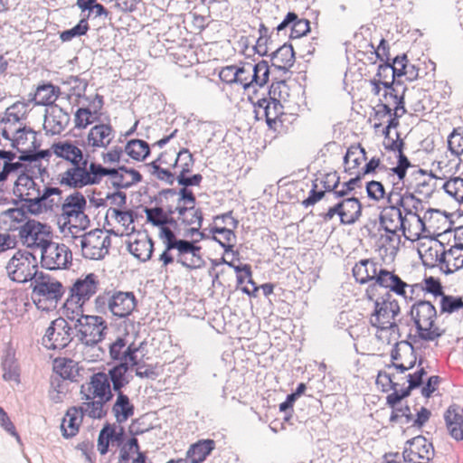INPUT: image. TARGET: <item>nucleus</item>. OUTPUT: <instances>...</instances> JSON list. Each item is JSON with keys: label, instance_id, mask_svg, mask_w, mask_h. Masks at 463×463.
I'll return each mask as SVG.
<instances>
[{"label": "nucleus", "instance_id": "1", "mask_svg": "<svg viewBox=\"0 0 463 463\" xmlns=\"http://www.w3.org/2000/svg\"><path fill=\"white\" fill-rule=\"evenodd\" d=\"M137 306V299L132 291L106 290L96 297L94 309L100 315L110 313L117 318L128 317Z\"/></svg>", "mask_w": 463, "mask_h": 463}, {"label": "nucleus", "instance_id": "2", "mask_svg": "<svg viewBox=\"0 0 463 463\" xmlns=\"http://www.w3.org/2000/svg\"><path fill=\"white\" fill-rule=\"evenodd\" d=\"M31 195L32 198L26 201L27 204L9 208L3 212L2 215L9 218L13 222H21L28 215L38 216L44 213L52 212L54 207L58 205L52 198V185L50 184H45L43 189L38 184L35 192Z\"/></svg>", "mask_w": 463, "mask_h": 463}, {"label": "nucleus", "instance_id": "3", "mask_svg": "<svg viewBox=\"0 0 463 463\" xmlns=\"http://www.w3.org/2000/svg\"><path fill=\"white\" fill-rule=\"evenodd\" d=\"M32 300L38 309L50 311L56 307L65 292L61 282L41 271L31 283Z\"/></svg>", "mask_w": 463, "mask_h": 463}, {"label": "nucleus", "instance_id": "4", "mask_svg": "<svg viewBox=\"0 0 463 463\" xmlns=\"http://www.w3.org/2000/svg\"><path fill=\"white\" fill-rule=\"evenodd\" d=\"M368 300L373 303L374 307L369 318L371 326L382 331L398 332V322L401 320H397L396 317L401 309L398 301L392 298V295L389 291H384L382 296Z\"/></svg>", "mask_w": 463, "mask_h": 463}, {"label": "nucleus", "instance_id": "5", "mask_svg": "<svg viewBox=\"0 0 463 463\" xmlns=\"http://www.w3.org/2000/svg\"><path fill=\"white\" fill-rule=\"evenodd\" d=\"M419 337L425 341H434L442 335V331L435 326L437 310L435 307L426 300L415 302L410 310Z\"/></svg>", "mask_w": 463, "mask_h": 463}, {"label": "nucleus", "instance_id": "6", "mask_svg": "<svg viewBox=\"0 0 463 463\" xmlns=\"http://www.w3.org/2000/svg\"><path fill=\"white\" fill-rule=\"evenodd\" d=\"M8 278L17 283L33 282L41 272L35 255L27 250H18L5 266Z\"/></svg>", "mask_w": 463, "mask_h": 463}, {"label": "nucleus", "instance_id": "7", "mask_svg": "<svg viewBox=\"0 0 463 463\" xmlns=\"http://www.w3.org/2000/svg\"><path fill=\"white\" fill-rule=\"evenodd\" d=\"M290 96V88L285 80H275L269 90V98H263L254 105L257 114L264 116H282L284 114V103Z\"/></svg>", "mask_w": 463, "mask_h": 463}, {"label": "nucleus", "instance_id": "8", "mask_svg": "<svg viewBox=\"0 0 463 463\" xmlns=\"http://www.w3.org/2000/svg\"><path fill=\"white\" fill-rule=\"evenodd\" d=\"M28 215L19 227L10 225V231H18L19 239L24 246L29 249H41L49 241L52 233L51 226L30 218Z\"/></svg>", "mask_w": 463, "mask_h": 463}, {"label": "nucleus", "instance_id": "9", "mask_svg": "<svg viewBox=\"0 0 463 463\" xmlns=\"http://www.w3.org/2000/svg\"><path fill=\"white\" fill-rule=\"evenodd\" d=\"M74 329L81 344L94 346L105 338L108 325L100 316L81 315L74 324Z\"/></svg>", "mask_w": 463, "mask_h": 463}, {"label": "nucleus", "instance_id": "10", "mask_svg": "<svg viewBox=\"0 0 463 463\" xmlns=\"http://www.w3.org/2000/svg\"><path fill=\"white\" fill-rule=\"evenodd\" d=\"M439 250L430 249V265H438L445 274H451L463 268V244L458 243L449 250H445L442 243H439Z\"/></svg>", "mask_w": 463, "mask_h": 463}, {"label": "nucleus", "instance_id": "11", "mask_svg": "<svg viewBox=\"0 0 463 463\" xmlns=\"http://www.w3.org/2000/svg\"><path fill=\"white\" fill-rule=\"evenodd\" d=\"M72 253L68 246L49 240L41 248V265L49 270L65 269L71 264Z\"/></svg>", "mask_w": 463, "mask_h": 463}, {"label": "nucleus", "instance_id": "12", "mask_svg": "<svg viewBox=\"0 0 463 463\" xmlns=\"http://www.w3.org/2000/svg\"><path fill=\"white\" fill-rule=\"evenodd\" d=\"M74 326L67 322V319L60 317L52 320L47 327L43 337V345L51 350L63 349L67 347L74 337Z\"/></svg>", "mask_w": 463, "mask_h": 463}, {"label": "nucleus", "instance_id": "13", "mask_svg": "<svg viewBox=\"0 0 463 463\" xmlns=\"http://www.w3.org/2000/svg\"><path fill=\"white\" fill-rule=\"evenodd\" d=\"M98 286L99 280L94 273H88L84 278L77 279L70 288L66 307L74 304L84 305L96 294Z\"/></svg>", "mask_w": 463, "mask_h": 463}, {"label": "nucleus", "instance_id": "14", "mask_svg": "<svg viewBox=\"0 0 463 463\" xmlns=\"http://www.w3.org/2000/svg\"><path fill=\"white\" fill-rule=\"evenodd\" d=\"M137 346L134 342L128 344L125 336H118L109 345V354L114 364L125 363L129 365H139L137 352L141 345Z\"/></svg>", "mask_w": 463, "mask_h": 463}, {"label": "nucleus", "instance_id": "15", "mask_svg": "<svg viewBox=\"0 0 463 463\" xmlns=\"http://www.w3.org/2000/svg\"><path fill=\"white\" fill-rule=\"evenodd\" d=\"M33 174V167L24 166V169L18 175L14 187L15 198L12 199V203L15 207L27 204L26 201L32 198L31 194L35 192L38 184L34 181Z\"/></svg>", "mask_w": 463, "mask_h": 463}, {"label": "nucleus", "instance_id": "16", "mask_svg": "<svg viewBox=\"0 0 463 463\" xmlns=\"http://www.w3.org/2000/svg\"><path fill=\"white\" fill-rule=\"evenodd\" d=\"M83 388L84 385L81 386L80 390L81 399L83 400L97 398L110 402L114 397V391L104 371L95 373L90 376L89 383L90 393L84 392Z\"/></svg>", "mask_w": 463, "mask_h": 463}, {"label": "nucleus", "instance_id": "17", "mask_svg": "<svg viewBox=\"0 0 463 463\" xmlns=\"http://www.w3.org/2000/svg\"><path fill=\"white\" fill-rule=\"evenodd\" d=\"M409 220L403 215L402 209L394 206H386L380 215V223L384 231L392 235H396L399 231L406 236L407 223Z\"/></svg>", "mask_w": 463, "mask_h": 463}, {"label": "nucleus", "instance_id": "18", "mask_svg": "<svg viewBox=\"0 0 463 463\" xmlns=\"http://www.w3.org/2000/svg\"><path fill=\"white\" fill-rule=\"evenodd\" d=\"M402 456L404 461H412L414 457L429 462L434 456V448L426 438L417 436L406 442Z\"/></svg>", "mask_w": 463, "mask_h": 463}, {"label": "nucleus", "instance_id": "19", "mask_svg": "<svg viewBox=\"0 0 463 463\" xmlns=\"http://www.w3.org/2000/svg\"><path fill=\"white\" fill-rule=\"evenodd\" d=\"M88 162L89 159L87 156L80 163L72 165L71 167L61 174L59 175L60 184L74 189L87 186L88 184L85 180L88 178Z\"/></svg>", "mask_w": 463, "mask_h": 463}, {"label": "nucleus", "instance_id": "20", "mask_svg": "<svg viewBox=\"0 0 463 463\" xmlns=\"http://www.w3.org/2000/svg\"><path fill=\"white\" fill-rule=\"evenodd\" d=\"M407 87L404 83L400 88H394V91L384 90L383 99L386 103L383 104V116H402L407 113L404 103V94Z\"/></svg>", "mask_w": 463, "mask_h": 463}, {"label": "nucleus", "instance_id": "21", "mask_svg": "<svg viewBox=\"0 0 463 463\" xmlns=\"http://www.w3.org/2000/svg\"><path fill=\"white\" fill-rule=\"evenodd\" d=\"M411 178L407 189H412V193L428 198L435 191L436 177L433 174H428L425 170L418 169L411 173Z\"/></svg>", "mask_w": 463, "mask_h": 463}, {"label": "nucleus", "instance_id": "22", "mask_svg": "<svg viewBox=\"0 0 463 463\" xmlns=\"http://www.w3.org/2000/svg\"><path fill=\"white\" fill-rule=\"evenodd\" d=\"M100 233L102 230L95 229L81 236L80 247L85 259L99 260L105 258L106 251L99 247Z\"/></svg>", "mask_w": 463, "mask_h": 463}, {"label": "nucleus", "instance_id": "23", "mask_svg": "<svg viewBox=\"0 0 463 463\" xmlns=\"http://www.w3.org/2000/svg\"><path fill=\"white\" fill-rule=\"evenodd\" d=\"M135 366L129 365V364L117 363L109 367L108 372H105L114 392H123V389L130 383L132 376L128 374V372Z\"/></svg>", "mask_w": 463, "mask_h": 463}, {"label": "nucleus", "instance_id": "24", "mask_svg": "<svg viewBox=\"0 0 463 463\" xmlns=\"http://www.w3.org/2000/svg\"><path fill=\"white\" fill-rule=\"evenodd\" d=\"M318 399L313 394L304 395L297 403L296 417L299 422L305 423L306 427L314 430L313 424L317 417Z\"/></svg>", "mask_w": 463, "mask_h": 463}, {"label": "nucleus", "instance_id": "25", "mask_svg": "<svg viewBox=\"0 0 463 463\" xmlns=\"http://www.w3.org/2000/svg\"><path fill=\"white\" fill-rule=\"evenodd\" d=\"M52 153L71 165L80 163L85 159L83 152L72 141L64 140L54 142L52 145Z\"/></svg>", "mask_w": 463, "mask_h": 463}, {"label": "nucleus", "instance_id": "26", "mask_svg": "<svg viewBox=\"0 0 463 463\" xmlns=\"http://www.w3.org/2000/svg\"><path fill=\"white\" fill-rule=\"evenodd\" d=\"M381 269L376 261L371 259L361 260L353 268V276L356 282L365 284L375 281L378 271Z\"/></svg>", "mask_w": 463, "mask_h": 463}, {"label": "nucleus", "instance_id": "27", "mask_svg": "<svg viewBox=\"0 0 463 463\" xmlns=\"http://www.w3.org/2000/svg\"><path fill=\"white\" fill-rule=\"evenodd\" d=\"M395 277L396 274L381 267L375 281L371 283L365 289L366 299H374L375 297L382 296L384 290H389Z\"/></svg>", "mask_w": 463, "mask_h": 463}, {"label": "nucleus", "instance_id": "28", "mask_svg": "<svg viewBox=\"0 0 463 463\" xmlns=\"http://www.w3.org/2000/svg\"><path fill=\"white\" fill-rule=\"evenodd\" d=\"M87 201L80 192H74L61 204V217L70 223L71 217H76L85 212Z\"/></svg>", "mask_w": 463, "mask_h": 463}, {"label": "nucleus", "instance_id": "29", "mask_svg": "<svg viewBox=\"0 0 463 463\" xmlns=\"http://www.w3.org/2000/svg\"><path fill=\"white\" fill-rule=\"evenodd\" d=\"M447 429L456 440L463 439V410L458 405H451L444 414Z\"/></svg>", "mask_w": 463, "mask_h": 463}, {"label": "nucleus", "instance_id": "30", "mask_svg": "<svg viewBox=\"0 0 463 463\" xmlns=\"http://www.w3.org/2000/svg\"><path fill=\"white\" fill-rule=\"evenodd\" d=\"M416 194L412 192L407 191L402 195L399 199V203H401V209L402 213H404V216H411L415 218L417 222H419L421 226H424L423 218L420 215V212L423 210L422 201L420 198H417Z\"/></svg>", "mask_w": 463, "mask_h": 463}, {"label": "nucleus", "instance_id": "31", "mask_svg": "<svg viewBox=\"0 0 463 463\" xmlns=\"http://www.w3.org/2000/svg\"><path fill=\"white\" fill-rule=\"evenodd\" d=\"M116 394L117 398L111 411L116 419V423L122 424L134 415L135 405L123 392H116Z\"/></svg>", "mask_w": 463, "mask_h": 463}, {"label": "nucleus", "instance_id": "32", "mask_svg": "<svg viewBox=\"0 0 463 463\" xmlns=\"http://www.w3.org/2000/svg\"><path fill=\"white\" fill-rule=\"evenodd\" d=\"M366 159V151L360 144L351 145L344 156L345 171L349 175L361 171L360 165Z\"/></svg>", "mask_w": 463, "mask_h": 463}, {"label": "nucleus", "instance_id": "33", "mask_svg": "<svg viewBox=\"0 0 463 463\" xmlns=\"http://www.w3.org/2000/svg\"><path fill=\"white\" fill-rule=\"evenodd\" d=\"M78 407H71L61 423L62 437L71 439L77 435L80 426L83 420V415Z\"/></svg>", "mask_w": 463, "mask_h": 463}, {"label": "nucleus", "instance_id": "34", "mask_svg": "<svg viewBox=\"0 0 463 463\" xmlns=\"http://www.w3.org/2000/svg\"><path fill=\"white\" fill-rule=\"evenodd\" d=\"M290 27V38H299L309 32V22L305 19H299L295 13H288L284 20L277 25L279 32Z\"/></svg>", "mask_w": 463, "mask_h": 463}, {"label": "nucleus", "instance_id": "35", "mask_svg": "<svg viewBox=\"0 0 463 463\" xmlns=\"http://www.w3.org/2000/svg\"><path fill=\"white\" fill-rule=\"evenodd\" d=\"M338 200L340 205V221L344 224H353L361 216L362 205L355 197Z\"/></svg>", "mask_w": 463, "mask_h": 463}, {"label": "nucleus", "instance_id": "36", "mask_svg": "<svg viewBox=\"0 0 463 463\" xmlns=\"http://www.w3.org/2000/svg\"><path fill=\"white\" fill-rule=\"evenodd\" d=\"M215 449V441L211 439H200L192 444L186 452V459L191 463H203Z\"/></svg>", "mask_w": 463, "mask_h": 463}, {"label": "nucleus", "instance_id": "37", "mask_svg": "<svg viewBox=\"0 0 463 463\" xmlns=\"http://www.w3.org/2000/svg\"><path fill=\"white\" fill-rule=\"evenodd\" d=\"M112 128L109 124H98L88 134V143L93 147H107L111 140Z\"/></svg>", "mask_w": 463, "mask_h": 463}, {"label": "nucleus", "instance_id": "38", "mask_svg": "<svg viewBox=\"0 0 463 463\" xmlns=\"http://www.w3.org/2000/svg\"><path fill=\"white\" fill-rule=\"evenodd\" d=\"M210 232L211 240L217 242L223 249L224 253L232 251L236 241V234L232 229L214 225L211 227Z\"/></svg>", "mask_w": 463, "mask_h": 463}, {"label": "nucleus", "instance_id": "39", "mask_svg": "<svg viewBox=\"0 0 463 463\" xmlns=\"http://www.w3.org/2000/svg\"><path fill=\"white\" fill-rule=\"evenodd\" d=\"M128 250L137 260L146 262L149 260L153 255L154 241L146 236V240H136L133 242H128Z\"/></svg>", "mask_w": 463, "mask_h": 463}, {"label": "nucleus", "instance_id": "40", "mask_svg": "<svg viewBox=\"0 0 463 463\" xmlns=\"http://www.w3.org/2000/svg\"><path fill=\"white\" fill-rule=\"evenodd\" d=\"M273 65L284 71L291 68L295 62V52L291 44H283L272 52Z\"/></svg>", "mask_w": 463, "mask_h": 463}, {"label": "nucleus", "instance_id": "41", "mask_svg": "<svg viewBox=\"0 0 463 463\" xmlns=\"http://www.w3.org/2000/svg\"><path fill=\"white\" fill-rule=\"evenodd\" d=\"M53 369L62 380L77 381L80 375L78 364L70 358H57L54 360Z\"/></svg>", "mask_w": 463, "mask_h": 463}, {"label": "nucleus", "instance_id": "42", "mask_svg": "<svg viewBox=\"0 0 463 463\" xmlns=\"http://www.w3.org/2000/svg\"><path fill=\"white\" fill-rule=\"evenodd\" d=\"M156 227L159 228V238L163 241L165 245V250L160 254L159 260L163 263V267H166L169 264H172L175 260L173 255L170 253V247L178 238L169 227Z\"/></svg>", "mask_w": 463, "mask_h": 463}, {"label": "nucleus", "instance_id": "43", "mask_svg": "<svg viewBox=\"0 0 463 463\" xmlns=\"http://www.w3.org/2000/svg\"><path fill=\"white\" fill-rule=\"evenodd\" d=\"M59 93L60 89L51 83L39 86L35 91L34 99L33 100H32L33 103V107L35 105H52L57 99Z\"/></svg>", "mask_w": 463, "mask_h": 463}, {"label": "nucleus", "instance_id": "44", "mask_svg": "<svg viewBox=\"0 0 463 463\" xmlns=\"http://www.w3.org/2000/svg\"><path fill=\"white\" fill-rule=\"evenodd\" d=\"M78 408L80 409V413L84 415H88L91 419H103L107 416V410L104 409V406L109 402L107 400L98 399V400H85Z\"/></svg>", "mask_w": 463, "mask_h": 463}, {"label": "nucleus", "instance_id": "45", "mask_svg": "<svg viewBox=\"0 0 463 463\" xmlns=\"http://www.w3.org/2000/svg\"><path fill=\"white\" fill-rule=\"evenodd\" d=\"M125 152L136 161H144L150 156V147L147 142L142 139H131L127 142Z\"/></svg>", "mask_w": 463, "mask_h": 463}, {"label": "nucleus", "instance_id": "46", "mask_svg": "<svg viewBox=\"0 0 463 463\" xmlns=\"http://www.w3.org/2000/svg\"><path fill=\"white\" fill-rule=\"evenodd\" d=\"M3 378L5 381L20 382V373L14 354L7 351L2 360Z\"/></svg>", "mask_w": 463, "mask_h": 463}, {"label": "nucleus", "instance_id": "47", "mask_svg": "<svg viewBox=\"0 0 463 463\" xmlns=\"http://www.w3.org/2000/svg\"><path fill=\"white\" fill-rule=\"evenodd\" d=\"M252 77L253 87H263L269 80V65L266 61H260L259 62L252 64Z\"/></svg>", "mask_w": 463, "mask_h": 463}, {"label": "nucleus", "instance_id": "48", "mask_svg": "<svg viewBox=\"0 0 463 463\" xmlns=\"http://www.w3.org/2000/svg\"><path fill=\"white\" fill-rule=\"evenodd\" d=\"M77 6L82 11H89L90 17L94 14V17H109V10L101 4L98 3L97 0H77Z\"/></svg>", "mask_w": 463, "mask_h": 463}, {"label": "nucleus", "instance_id": "49", "mask_svg": "<svg viewBox=\"0 0 463 463\" xmlns=\"http://www.w3.org/2000/svg\"><path fill=\"white\" fill-rule=\"evenodd\" d=\"M274 47L273 40L269 35H268V29L261 24L260 27V36L254 46L255 52L260 56H265L268 55Z\"/></svg>", "mask_w": 463, "mask_h": 463}, {"label": "nucleus", "instance_id": "50", "mask_svg": "<svg viewBox=\"0 0 463 463\" xmlns=\"http://www.w3.org/2000/svg\"><path fill=\"white\" fill-rule=\"evenodd\" d=\"M112 173L108 167L99 163L91 162L88 169V178L85 180L88 185L99 184L107 174Z\"/></svg>", "mask_w": 463, "mask_h": 463}, {"label": "nucleus", "instance_id": "51", "mask_svg": "<svg viewBox=\"0 0 463 463\" xmlns=\"http://www.w3.org/2000/svg\"><path fill=\"white\" fill-rule=\"evenodd\" d=\"M118 423H109L106 422L103 425V429L108 433L110 434V441L112 444H117L118 447L122 446L127 439V434L125 428L120 426L121 424L117 425Z\"/></svg>", "mask_w": 463, "mask_h": 463}, {"label": "nucleus", "instance_id": "52", "mask_svg": "<svg viewBox=\"0 0 463 463\" xmlns=\"http://www.w3.org/2000/svg\"><path fill=\"white\" fill-rule=\"evenodd\" d=\"M71 118H43V128L52 135L61 134L69 125Z\"/></svg>", "mask_w": 463, "mask_h": 463}, {"label": "nucleus", "instance_id": "53", "mask_svg": "<svg viewBox=\"0 0 463 463\" xmlns=\"http://www.w3.org/2000/svg\"><path fill=\"white\" fill-rule=\"evenodd\" d=\"M407 62L408 56L406 53L398 54L392 58L390 62L392 80H401V77H406Z\"/></svg>", "mask_w": 463, "mask_h": 463}, {"label": "nucleus", "instance_id": "54", "mask_svg": "<svg viewBox=\"0 0 463 463\" xmlns=\"http://www.w3.org/2000/svg\"><path fill=\"white\" fill-rule=\"evenodd\" d=\"M323 186L325 188V191H320V201L326 200V201H332L334 200L333 197H327V195L330 193H334L335 191H337L336 188L339 184V176H337L336 172L328 173L325 175V178L323 180Z\"/></svg>", "mask_w": 463, "mask_h": 463}, {"label": "nucleus", "instance_id": "55", "mask_svg": "<svg viewBox=\"0 0 463 463\" xmlns=\"http://www.w3.org/2000/svg\"><path fill=\"white\" fill-rule=\"evenodd\" d=\"M443 188L455 200L463 203V178L449 179L444 184Z\"/></svg>", "mask_w": 463, "mask_h": 463}, {"label": "nucleus", "instance_id": "56", "mask_svg": "<svg viewBox=\"0 0 463 463\" xmlns=\"http://www.w3.org/2000/svg\"><path fill=\"white\" fill-rule=\"evenodd\" d=\"M90 26L86 18L80 20L79 24L70 30L61 33L60 38L62 42H70L76 36L85 35L89 31Z\"/></svg>", "mask_w": 463, "mask_h": 463}, {"label": "nucleus", "instance_id": "57", "mask_svg": "<svg viewBox=\"0 0 463 463\" xmlns=\"http://www.w3.org/2000/svg\"><path fill=\"white\" fill-rule=\"evenodd\" d=\"M177 161H179V174H189L192 172L194 165V157L188 148L183 147L177 152Z\"/></svg>", "mask_w": 463, "mask_h": 463}, {"label": "nucleus", "instance_id": "58", "mask_svg": "<svg viewBox=\"0 0 463 463\" xmlns=\"http://www.w3.org/2000/svg\"><path fill=\"white\" fill-rule=\"evenodd\" d=\"M355 176L348 180L347 182L343 184V188L338 191H335L334 193H330L327 197H333L334 199H340L345 196L348 192L354 189L355 186L360 187L362 184L363 175L357 171L355 172Z\"/></svg>", "mask_w": 463, "mask_h": 463}, {"label": "nucleus", "instance_id": "59", "mask_svg": "<svg viewBox=\"0 0 463 463\" xmlns=\"http://www.w3.org/2000/svg\"><path fill=\"white\" fill-rule=\"evenodd\" d=\"M238 71L237 83L241 85L244 90H247L250 87H253V80H251V78H253L252 63H243L241 67H238Z\"/></svg>", "mask_w": 463, "mask_h": 463}, {"label": "nucleus", "instance_id": "60", "mask_svg": "<svg viewBox=\"0 0 463 463\" xmlns=\"http://www.w3.org/2000/svg\"><path fill=\"white\" fill-rule=\"evenodd\" d=\"M463 307V300L461 298L442 295L440 300V311L441 313L451 314Z\"/></svg>", "mask_w": 463, "mask_h": 463}, {"label": "nucleus", "instance_id": "61", "mask_svg": "<svg viewBox=\"0 0 463 463\" xmlns=\"http://www.w3.org/2000/svg\"><path fill=\"white\" fill-rule=\"evenodd\" d=\"M189 240L178 238L170 247V251L173 250L177 251L176 262L181 264L183 267L187 266V261L184 260V256L189 254Z\"/></svg>", "mask_w": 463, "mask_h": 463}, {"label": "nucleus", "instance_id": "62", "mask_svg": "<svg viewBox=\"0 0 463 463\" xmlns=\"http://www.w3.org/2000/svg\"><path fill=\"white\" fill-rule=\"evenodd\" d=\"M411 166V162L403 154V151L398 153L397 165L390 169L392 176L397 175L399 181H403L406 176L407 169Z\"/></svg>", "mask_w": 463, "mask_h": 463}, {"label": "nucleus", "instance_id": "63", "mask_svg": "<svg viewBox=\"0 0 463 463\" xmlns=\"http://www.w3.org/2000/svg\"><path fill=\"white\" fill-rule=\"evenodd\" d=\"M448 146L452 154H463V130L455 129L449 137Z\"/></svg>", "mask_w": 463, "mask_h": 463}, {"label": "nucleus", "instance_id": "64", "mask_svg": "<svg viewBox=\"0 0 463 463\" xmlns=\"http://www.w3.org/2000/svg\"><path fill=\"white\" fill-rule=\"evenodd\" d=\"M151 175L156 176L158 180L165 182L168 185H173L176 181L175 173L167 168L157 166L156 164H152Z\"/></svg>", "mask_w": 463, "mask_h": 463}]
</instances>
